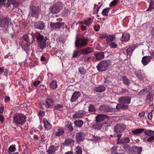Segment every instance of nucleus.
<instances>
[{
    "label": "nucleus",
    "instance_id": "864d4df0",
    "mask_svg": "<svg viewBox=\"0 0 154 154\" xmlns=\"http://www.w3.org/2000/svg\"><path fill=\"white\" fill-rule=\"evenodd\" d=\"M118 0H114L111 2L109 5L110 6H113L116 5L117 3Z\"/></svg>",
    "mask_w": 154,
    "mask_h": 154
},
{
    "label": "nucleus",
    "instance_id": "5701e85b",
    "mask_svg": "<svg viewBox=\"0 0 154 154\" xmlns=\"http://www.w3.org/2000/svg\"><path fill=\"white\" fill-rule=\"evenodd\" d=\"M58 146H51L49 148L47 152L49 154H53L55 153V151L58 149Z\"/></svg>",
    "mask_w": 154,
    "mask_h": 154
},
{
    "label": "nucleus",
    "instance_id": "58836bf2",
    "mask_svg": "<svg viewBox=\"0 0 154 154\" xmlns=\"http://www.w3.org/2000/svg\"><path fill=\"white\" fill-rule=\"evenodd\" d=\"M81 54H82L81 50L80 51H76L74 52L72 57L77 58L80 56Z\"/></svg>",
    "mask_w": 154,
    "mask_h": 154
},
{
    "label": "nucleus",
    "instance_id": "473e14b6",
    "mask_svg": "<svg viewBox=\"0 0 154 154\" xmlns=\"http://www.w3.org/2000/svg\"><path fill=\"white\" fill-rule=\"evenodd\" d=\"M134 74L136 77L141 80L143 79V77L141 74L140 71L136 70L134 72Z\"/></svg>",
    "mask_w": 154,
    "mask_h": 154
},
{
    "label": "nucleus",
    "instance_id": "680f3d73",
    "mask_svg": "<svg viewBox=\"0 0 154 154\" xmlns=\"http://www.w3.org/2000/svg\"><path fill=\"white\" fill-rule=\"evenodd\" d=\"M107 34L106 33H104L103 34H100V38H105L106 37L107 38Z\"/></svg>",
    "mask_w": 154,
    "mask_h": 154
},
{
    "label": "nucleus",
    "instance_id": "ea45409f",
    "mask_svg": "<svg viewBox=\"0 0 154 154\" xmlns=\"http://www.w3.org/2000/svg\"><path fill=\"white\" fill-rule=\"evenodd\" d=\"M102 124L100 122H97L96 125L93 126V128L95 129H100L102 126Z\"/></svg>",
    "mask_w": 154,
    "mask_h": 154
},
{
    "label": "nucleus",
    "instance_id": "4468645a",
    "mask_svg": "<svg viewBox=\"0 0 154 154\" xmlns=\"http://www.w3.org/2000/svg\"><path fill=\"white\" fill-rule=\"evenodd\" d=\"M125 128L123 125L118 124L114 127V129L116 132L117 133H121Z\"/></svg>",
    "mask_w": 154,
    "mask_h": 154
},
{
    "label": "nucleus",
    "instance_id": "09e8293b",
    "mask_svg": "<svg viewBox=\"0 0 154 154\" xmlns=\"http://www.w3.org/2000/svg\"><path fill=\"white\" fill-rule=\"evenodd\" d=\"M147 89L146 88H144L143 89L141 90L138 94V95H144L145 94H146L147 92Z\"/></svg>",
    "mask_w": 154,
    "mask_h": 154
},
{
    "label": "nucleus",
    "instance_id": "2eb2a0df",
    "mask_svg": "<svg viewBox=\"0 0 154 154\" xmlns=\"http://www.w3.org/2000/svg\"><path fill=\"white\" fill-rule=\"evenodd\" d=\"M85 135L82 132L78 133L76 135V139L77 142L83 141L85 139Z\"/></svg>",
    "mask_w": 154,
    "mask_h": 154
},
{
    "label": "nucleus",
    "instance_id": "69168bd1",
    "mask_svg": "<svg viewBox=\"0 0 154 154\" xmlns=\"http://www.w3.org/2000/svg\"><path fill=\"white\" fill-rule=\"evenodd\" d=\"M152 113L151 111L148 114V117L149 119H151L152 116Z\"/></svg>",
    "mask_w": 154,
    "mask_h": 154
},
{
    "label": "nucleus",
    "instance_id": "dca6fc26",
    "mask_svg": "<svg viewBox=\"0 0 154 154\" xmlns=\"http://www.w3.org/2000/svg\"><path fill=\"white\" fill-rule=\"evenodd\" d=\"M109 118V116L106 115L100 114L96 116V122H100L104 121L105 119Z\"/></svg>",
    "mask_w": 154,
    "mask_h": 154
},
{
    "label": "nucleus",
    "instance_id": "774afa93",
    "mask_svg": "<svg viewBox=\"0 0 154 154\" xmlns=\"http://www.w3.org/2000/svg\"><path fill=\"white\" fill-rule=\"evenodd\" d=\"M39 115L42 116H44L45 115V113L42 110H40L39 112Z\"/></svg>",
    "mask_w": 154,
    "mask_h": 154
},
{
    "label": "nucleus",
    "instance_id": "bb28decb",
    "mask_svg": "<svg viewBox=\"0 0 154 154\" xmlns=\"http://www.w3.org/2000/svg\"><path fill=\"white\" fill-rule=\"evenodd\" d=\"M46 106L47 108H49L50 106H53L54 105V101L52 99L49 98L46 100Z\"/></svg>",
    "mask_w": 154,
    "mask_h": 154
},
{
    "label": "nucleus",
    "instance_id": "a19ab883",
    "mask_svg": "<svg viewBox=\"0 0 154 154\" xmlns=\"http://www.w3.org/2000/svg\"><path fill=\"white\" fill-rule=\"evenodd\" d=\"M134 50V48L133 47H129L126 50V52L128 55H131L133 51Z\"/></svg>",
    "mask_w": 154,
    "mask_h": 154
},
{
    "label": "nucleus",
    "instance_id": "a878e982",
    "mask_svg": "<svg viewBox=\"0 0 154 154\" xmlns=\"http://www.w3.org/2000/svg\"><path fill=\"white\" fill-rule=\"evenodd\" d=\"M129 141L130 139L128 138L125 137L121 139L119 138L118 142L120 144H125L129 143Z\"/></svg>",
    "mask_w": 154,
    "mask_h": 154
},
{
    "label": "nucleus",
    "instance_id": "f8f14e48",
    "mask_svg": "<svg viewBox=\"0 0 154 154\" xmlns=\"http://www.w3.org/2000/svg\"><path fill=\"white\" fill-rule=\"evenodd\" d=\"M65 132L64 129L62 128L58 127L54 130V134L57 137H59L63 135Z\"/></svg>",
    "mask_w": 154,
    "mask_h": 154
},
{
    "label": "nucleus",
    "instance_id": "9b49d317",
    "mask_svg": "<svg viewBox=\"0 0 154 154\" xmlns=\"http://www.w3.org/2000/svg\"><path fill=\"white\" fill-rule=\"evenodd\" d=\"M99 110L102 112H108L112 111V109L109 106L104 105H101L99 109Z\"/></svg>",
    "mask_w": 154,
    "mask_h": 154
},
{
    "label": "nucleus",
    "instance_id": "8fccbe9b",
    "mask_svg": "<svg viewBox=\"0 0 154 154\" xmlns=\"http://www.w3.org/2000/svg\"><path fill=\"white\" fill-rule=\"evenodd\" d=\"M79 73L81 75L84 74L85 73V71L84 67H80L79 68Z\"/></svg>",
    "mask_w": 154,
    "mask_h": 154
},
{
    "label": "nucleus",
    "instance_id": "37998d69",
    "mask_svg": "<svg viewBox=\"0 0 154 154\" xmlns=\"http://www.w3.org/2000/svg\"><path fill=\"white\" fill-rule=\"evenodd\" d=\"M66 127L68 128L69 130L70 131H72L73 130V128L72 126L71 123L69 121H68L67 122Z\"/></svg>",
    "mask_w": 154,
    "mask_h": 154
},
{
    "label": "nucleus",
    "instance_id": "f03ea898",
    "mask_svg": "<svg viewBox=\"0 0 154 154\" xmlns=\"http://www.w3.org/2000/svg\"><path fill=\"white\" fill-rule=\"evenodd\" d=\"M110 64L109 60L101 61L97 66V70L99 72H103L107 70L109 68Z\"/></svg>",
    "mask_w": 154,
    "mask_h": 154
},
{
    "label": "nucleus",
    "instance_id": "4d7b16f0",
    "mask_svg": "<svg viewBox=\"0 0 154 154\" xmlns=\"http://www.w3.org/2000/svg\"><path fill=\"white\" fill-rule=\"evenodd\" d=\"M9 72V70L7 69L4 68V75L7 76L8 72Z\"/></svg>",
    "mask_w": 154,
    "mask_h": 154
},
{
    "label": "nucleus",
    "instance_id": "5fc2aeb1",
    "mask_svg": "<svg viewBox=\"0 0 154 154\" xmlns=\"http://www.w3.org/2000/svg\"><path fill=\"white\" fill-rule=\"evenodd\" d=\"M46 103L45 101H42L41 103V105L43 109H45V108H48L46 106Z\"/></svg>",
    "mask_w": 154,
    "mask_h": 154
},
{
    "label": "nucleus",
    "instance_id": "1a4fd4ad",
    "mask_svg": "<svg viewBox=\"0 0 154 154\" xmlns=\"http://www.w3.org/2000/svg\"><path fill=\"white\" fill-rule=\"evenodd\" d=\"M39 9L38 7L32 6L30 9L31 15L32 17L37 18L40 14Z\"/></svg>",
    "mask_w": 154,
    "mask_h": 154
},
{
    "label": "nucleus",
    "instance_id": "6ab92c4d",
    "mask_svg": "<svg viewBox=\"0 0 154 154\" xmlns=\"http://www.w3.org/2000/svg\"><path fill=\"white\" fill-rule=\"evenodd\" d=\"M151 57L150 56H144L142 59V63L144 66L147 65L150 61Z\"/></svg>",
    "mask_w": 154,
    "mask_h": 154
},
{
    "label": "nucleus",
    "instance_id": "6e6552de",
    "mask_svg": "<svg viewBox=\"0 0 154 154\" xmlns=\"http://www.w3.org/2000/svg\"><path fill=\"white\" fill-rule=\"evenodd\" d=\"M10 19L8 17L0 18V26L4 29H6L8 28Z\"/></svg>",
    "mask_w": 154,
    "mask_h": 154
},
{
    "label": "nucleus",
    "instance_id": "b1692460",
    "mask_svg": "<svg viewBox=\"0 0 154 154\" xmlns=\"http://www.w3.org/2000/svg\"><path fill=\"white\" fill-rule=\"evenodd\" d=\"M85 113L82 112H76L73 116L74 119L81 118L85 116Z\"/></svg>",
    "mask_w": 154,
    "mask_h": 154
},
{
    "label": "nucleus",
    "instance_id": "cd10ccee",
    "mask_svg": "<svg viewBox=\"0 0 154 154\" xmlns=\"http://www.w3.org/2000/svg\"><path fill=\"white\" fill-rule=\"evenodd\" d=\"M94 55L95 56L96 59L97 60H100L103 59L104 57V54L103 52H99L95 54Z\"/></svg>",
    "mask_w": 154,
    "mask_h": 154
},
{
    "label": "nucleus",
    "instance_id": "49530a36",
    "mask_svg": "<svg viewBox=\"0 0 154 154\" xmlns=\"http://www.w3.org/2000/svg\"><path fill=\"white\" fill-rule=\"evenodd\" d=\"M91 18H88L84 20V24L88 26L91 22Z\"/></svg>",
    "mask_w": 154,
    "mask_h": 154
},
{
    "label": "nucleus",
    "instance_id": "0e129e2a",
    "mask_svg": "<svg viewBox=\"0 0 154 154\" xmlns=\"http://www.w3.org/2000/svg\"><path fill=\"white\" fill-rule=\"evenodd\" d=\"M41 81H36L33 83V85L35 87L37 86V85L39 84L40 83Z\"/></svg>",
    "mask_w": 154,
    "mask_h": 154
},
{
    "label": "nucleus",
    "instance_id": "bf43d9fd",
    "mask_svg": "<svg viewBox=\"0 0 154 154\" xmlns=\"http://www.w3.org/2000/svg\"><path fill=\"white\" fill-rule=\"evenodd\" d=\"M63 105L60 104H57L54 107L55 109H59L60 108H63Z\"/></svg>",
    "mask_w": 154,
    "mask_h": 154
},
{
    "label": "nucleus",
    "instance_id": "ddd939ff",
    "mask_svg": "<svg viewBox=\"0 0 154 154\" xmlns=\"http://www.w3.org/2000/svg\"><path fill=\"white\" fill-rule=\"evenodd\" d=\"M81 96V93L79 91H76L74 92L72 96L70 101L73 102L76 101Z\"/></svg>",
    "mask_w": 154,
    "mask_h": 154
},
{
    "label": "nucleus",
    "instance_id": "412c9836",
    "mask_svg": "<svg viewBox=\"0 0 154 154\" xmlns=\"http://www.w3.org/2000/svg\"><path fill=\"white\" fill-rule=\"evenodd\" d=\"M64 24L63 23L57 22L56 23H50V25L53 28H59L62 27Z\"/></svg>",
    "mask_w": 154,
    "mask_h": 154
},
{
    "label": "nucleus",
    "instance_id": "7c9ffc66",
    "mask_svg": "<svg viewBox=\"0 0 154 154\" xmlns=\"http://www.w3.org/2000/svg\"><path fill=\"white\" fill-rule=\"evenodd\" d=\"M44 124L45 128L49 130L51 128V125L48 121L46 119H44Z\"/></svg>",
    "mask_w": 154,
    "mask_h": 154
},
{
    "label": "nucleus",
    "instance_id": "39448f33",
    "mask_svg": "<svg viewBox=\"0 0 154 154\" xmlns=\"http://www.w3.org/2000/svg\"><path fill=\"white\" fill-rule=\"evenodd\" d=\"M87 44V40L84 38L76 37L75 42V47L77 48H81L86 45Z\"/></svg>",
    "mask_w": 154,
    "mask_h": 154
},
{
    "label": "nucleus",
    "instance_id": "13d9d810",
    "mask_svg": "<svg viewBox=\"0 0 154 154\" xmlns=\"http://www.w3.org/2000/svg\"><path fill=\"white\" fill-rule=\"evenodd\" d=\"M16 150V148L15 147L11 146L9 148V150L10 152H13Z\"/></svg>",
    "mask_w": 154,
    "mask_h": 154
},
{
    "label": "nucleus",
    "instance_id": "4c0bfd02",
    "mask_svg": "<svg viewBox=\"0 0 154 154\" xmlns=\"http://www.w3.org/2000/svg\"><path fill=\"white\" fill-rule=\"evenodd\" d=\"M145 130L144 128H139L135 130H133L132 132L134 134H137L141 133L144 132Z\"/></svg>",
    "mask_w": 154,
    "mask_h": 154
},
{
    "label": "nucleus",
    "instance_id": "f257e3e1",
    "mask_svg": "<svg viewBox=\"0 0 154 154\" xmlns=\"http://www.w3.org/2000/svg\"><path fill=\"white\" fill-rule=\"evenodd\" d=\"M35 36L38 41V45L40 49H43L47 47H50L49 40L46 37L44 38L43 36L39 33H35Z\"/></svg>",
    "mask_w": 154,
    "mask_h": 154
},
{
    "label": "nucleus",
    "instance_id": "a18cd8bd",
    "mask_svg": "<svg viewBox=\"0 0 154 154\" xmlns=\"http://www.w3.org/2000/svg\"><path fill=\"white\" fill-rule=\"evenodd\" d=\"M154 8V1H151L150 2L149 5L146 11H150Z\"/></svg>",
    "mask_w": 154,
    "mask_h": 154
},
{
    "label": "nucleus",
    "instance_id": "c03bdc74",
    "mask_svg": "<svg viewBox=\"0 0 154 154\" xmlns=\"http://www.w3.org/2000/svg\"><path fill=\"white\" fill-rule=\"evenodd\" d=\"M152 94L151 92L149 93L147 96L146 100L149 101H151L153 100Z\"/></svg>",
    "mask_w": 154,
    "mask_h": 154
},
{
    "label": "nucleus",
    "instance_id": "79ce46f5",
    "mask_svg": "<svg viewBox=\"0 0 154 154\" xmlns=\"http://www.w3.org/2000/svg\"><path fill=\"white\" fill-rule=\"evenodd\" d=\"M75 154H82V150L79 146H77L75 149Z\"/></svg>",
    "mask_w": 154,
    "mask_h": 154
},
{
    "label": "nucleus",
    "instance_id": "a211bd4d",
    "mask_svg": "<svg viewBox=\"0 0 154 154\" xmlns=\"http://www.w3.org/2000/svg\"><path fill=\"white\" fill-rule=\"evenodd\" d=\"M45 24L42 21L36 22L34 23L35 27L37 29L42 30L45 27Z\"/></svg>",
    "mask_w": 154,
    "mask_h": 154
},
{
    "label": "nucleus",
    "instance_id": "c9c22d12",
    "mask_svg": "<svg viewBox=\"0 0 154 154\" xmlns=\"http://www.w3.org/2000/svg\"><path fill=\"white\" fill-rule=\"evenodd\" d=\"M115 38L114 35H109L107 36L106 38V41L107 43H109L113 41Z\"/></svg>",
    "mask_w": 154,
    "mask_h": 154
},
{
    "label": "nucleus",
    "instance_id": "3c124183",
    "mask_svg": "<svg viewBox=\"0 0 154 154\" xmlns=\"http://www.w3.org/2000/svg\"><path fill=\"white\" fill-rule=\"evenodd\" d=\"M117 44L115 42H112L109 45L110 47L111 48H116L117 47Z\"/></svg>",
    "mask_w": 154,
    "mask_h": 154
},
{
    "label": "nucleus",
    "instance_id": "f3484780",
    "mask_svg": "<svg viewBox=\"0 0 154 154\" xmlns=\"http://www.w3.org/2000/svg\"><path fill=\"white\" fill-rule=\"evenodd\" d=\"M94 50L93 48L91 47H88L81 49L82 54L87 55L91 53Z\"/></svg>",
    "mask_w": 154,
    "mask_h": 154
},
{
    "label": "nucleus",
    "instance_id": "e433bc0d",
    "mask_svg": "<svg viewBox=\"0 0 154 154\" xmlns=\"http://www.w3.org/2000/svg\"><path fill=\"white\" fill-rule=\"evenodd\" d=\"M57 82L56 81H52L50 83V88L53 89H55L57 87Z\"/></svg>",
    "mask_w": 154,
    "mask_h": 154
},
{
    "label": "nucleus",
    "instance_id": "aec40b11",
    "mask_svg": "<svg viewBox=\"0 0 154 154\" xmlns=\"http://www.w3.org/2000/svg\"><path fill=\"white\" fill-rule=\"evenodd\" d=\"M142 149V147L135 146L132 148L131 150V152L133 154H140Z\"/></svg>",
    "mask_w": 154,
    "mask_h": 154
},
{
    "label": "nucleus",
    "instance_id": "393cba45",
    "mask_svg": "<svg viewBox=\"0 0 154 154\" xmlns=\"http://www.w3.org/2000/svg\"><path fill=\"white\" fill-rule=\"evenodd\" d=\"M130 38V35L128 33H125L122 34L121 40L122 42H125L128 40Z\"/></svg>",
    "mask_w": 154,
    "mask_h": 154
},
{
    "label": "nucleus",
    "instance_id": "6e6d98bb",
    "mask_svg": "<svg viewBox=\"0 0 154 154\" xmlns=\"http://www.w3.org/2000/svg\"><path fill=\"white\" fill-rule=\"evenodd\" d=\"M26 81L25 79H23V78H21L20 79V83L23 85L24 86L26 85H24V84H26Z\"/></svg>",
    "mask_w": 154,
    "mask_h": 154
},
{
    "label": "nucleus",
    "instance_id": "f704fd0d",
    "mask_svg": "<svg viewBox=\"0 0 154 154\" xmlns=\"http://www.w3.org/2000/svg\"><path fill=\"white\" fill-rule=\"evenodd\" d=\"M74 123L75 126H76L77 127L80 128L83 125V122L82 120L79 119L77 121H74Z\"/></svg>",
    "mask_w": 154,
    "mask_h": 154
},
{
    "label": "nucleus",
    "instance_id": "4be33fe9",
    "mask_svg": "<svg viewBox=\"0 0 154 154\" xmlns=\"http://www.w3.org/2000/svg\"><path fill=\"white\" fill-rule=\"evenodd\" d=\"M8 3L4 4V6L5 7H9L11 4L14 5V7H16L18 5V3L16 2V0H8Z\"/></svg>",
    "mask_w": 154,
    "mask_h": 154
},
{
    "label": "nucleus",
    "instance_id": "338daca9",
    "mask_svg": "<svg viewBox=\"0 0 154 154\" xmlns=\"http://www.w3.org/2000/svg\"><path fill=\"white\" fill-rule=\"evenodd\" d=\"M99 139V138L98 137L95 136H94L92 137V140L93 141H96L98 140Z\"/></svg>",
    "mask_w": 154,
    "mask_h": 154
},
{
    "label": "nucleus",
    "instance_id": "de8ad7c7",
    "mask_svg": "<svg viewBox=\"0 0 154 154\" xmlns=\"http://www.w3.org/2000/svg\"><path fill=\"white\" fill-rule=\"evenodd\" d=\"M109 9V8L104 9L102 11V14L105 16H107Z\"/></svg>",
    "mask_w": 154,
    "mask_h": 154
},
{
    "label": "nucleus",
    "instance_id": "72a5a7b5",
    "mask_svg": "<svg viewBox=\"0 0 154 154\" xmlns=\"http://www.w3.org/2000/svg\"><path fill=\"white\" fill-rule=\"evenodd\" d=\"M74 142L73 140L70 139H67L65 140L63 144L64 145H73L74 144Z\"/></svg>",
    "mask_w": 154,
    "mask_h": 154
},
{
    "label": "nucleus",
    "instance_id": "0eeeda50",
    "mask_svg": "<svg viewBox=\"0 0 154 154\" xmlns=\"http://www.w3.org/2000/svg\"><path fill=\"white\" fill-rule=\"evenodd\" d=\"M145 135L149 137L147 140L146 142L154 143V131L151 130H145L144 131Z\"/></svg>",
    "mask_w": 154,
    "mask_h": 154
},
{
    "label": "nucleus",
    "instance_id": "c756f323",
    "mask_svg": "<svg viewBox=\"0 0 154 154\" xmlns=\"http://www.w3.org/2000/svg\"><path fill=\"white\" fill-rule=\"evenodd\" d=\"M88 111L89 112L94 114L96 111V109L93 104H90L88 106Z\"/></svg>",
    "mask_w": 154,
    "mask_h": 154
},
{
    "label": "nucleus",
    "instance_id": "e2e57ef3",
    "mask_svg": "<svg viewBox=\"0 0 154 154\" xmlns=\"http://www.w3.org/2000/svg\"><path fill=\"white\" fill-rule=\"evenodd\" d=\"M122 109H127L128 108V106L127 105L122 104Z\"/></svg>",
    "mask_w": 154,
    "mask_h": 154
},
{
    "label": "nucleus",
    "instance_id": "423d86ee",
    "mask_svg": "<svg viewBox=\"0 0 154 154\" xmlns=\"http://www.w3.org/2000/svg\"><path fill=\"white\" fill-rule=\"evenodd\" d=\"M63 4L59 2L54 4L51 9V12L53 13H57L63 8Z\"/></svg>",
    "mask_w": 154,
    "mask_h": 154
},
{
    "label": "nucleus",
    "instance_id": "052dcab7",
    "mask_svg": "<svg viewBox=\"0 0 154 154\" xmlns=\"http://www.w3.org/2000/svg\"><path fill=\"white\" fill-rule=\"evenodd\" d=\"M122 104L120 103H118L116 106V109L117 110H119L120 109H122Z\"/></svg>",
    "mask_w": 154,
    "mask_h": 154
},
{
    "label": "nucleus",
    "instance_id": "9d476101",
    "mask_svg": "<svg viewBox=\"0 0 154 154\" xmlns=\"http://www.w3.org/2000/svg\"><path fill=\"white\" fill-rule=\"evenodd\" d=\"M131 98L129 97L122 96L118 99V102L122 104H129L131 103Z\"/></svg>",
    "mask_w": 154,
    "mask_h": 154
},
{
    "label": "nucleus",
    "instance_id": "20e7f679",
    "mask_svg": "<svg viewBox=\"0 0 154 154\" xmlns=\"http://www.w3.org/2000/svg\"><path fill=\"white\" fill-rule=\"evenodd\" d=\"M22 38V42L26 46L30 45L34 40L33 35L30 33L24 35Z\"/></svg>",
    "mask_w": 154,
    "mask_h": 154
},
{
    "label": "nucleus",
    "instance_id": "7ed1b4c3",
    "mask_svg": "<svg viewBox=\"0 0 154 154\" xmlns=\"http://www.w3.org/2000/svg\"><path fill=\"white\" fill-rule=\"evenodd\" d=\"M26 121V116L23 114H17L14 117V122L18 125H23Z\"/></svg>",
    "mask_w": 154,
    "mask_h": 154
},
{
    "label": "nucleus",
    "instance_id": "c85d7f7f",
    "mask_svg": "<svg viewBox=\"0 0 154 154\" xmlns=\"http://www.w3.org/2000/svg\"><path fill=\"white\" fill-rule=\"evenodd\" d=\"M105 87L103 85H100L95 87V91L99 93L103 92L105 91Z\"/></svg>",
    "mask_w": 154,
    "mask_h": 154
},
{
    "label": "nucleus",
    "instance_id": "603ef678",
    "mask_svg": "<svg viewBox=\"0 0 154 154\" xmlns=\"http://www.w3.org/2000/svg\"><path fill=\"white\" fill-rule=\"evenodd\" d=\"M110 151H111V154H114L115 153H117L116 151V147H113L111 148Z\"/></svg>",
    "mask_w": 154,
    "mask_h": 154
},
{
    "label": "nucleus",
    "instance_id": "2f4dec72",
    "mask_svg": "<svg viewBox=\"0 0 154 154\" xmlns=\"http://www.w3.org/2000/svg\"><path fill=\"white\" fill-rule=\"evenodd\" d=\"M122 80L123 84L127 85H129L130 83V81L125 76H122Z\"/></svg>",
    "mask_w": 154,
    "mask_h": 154
}]
</instances>
